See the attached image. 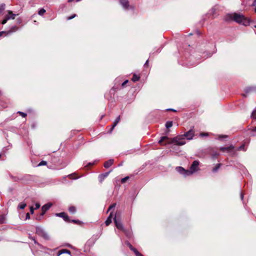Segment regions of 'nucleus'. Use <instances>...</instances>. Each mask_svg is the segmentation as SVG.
Listing matches in <instances>:
<instances>
[{
  "instance_id": "nucleus-1",
  "label": "nucleus",
  "mask_w": 256,
  "mask_h": 256,
  "mask_svg": "<svg viewBox=\"0 0 256 256\" xmlns=\"http://www.w3.org/2000/svg\"><path fill=\"white\" fill-rule=\"evenodd\" d=\"M226 21L234 20L236 22L242 24L244 26H248L250 24V20L244 16L242 14L234 13L233 14H228L225 18Z\"/></svg>"
},
{
  "instance_id": "nucleus-2",
  "label": "nucleus",
  "mask_w": 256,
  "mask_h": 256,
  "mask_svg": "<svg viewBox=\"0 0 256 256\" xmlns=\"http://www.w3.org/2000/svg\"><path fill=\"white\" fill-rule=\"evenodd\" d=\"M114 220L116 228L118 229L122 230L128 236L130 237V234L127 232V231L124 228L123 224L120 220L116 218V216H115V217L114 218Z\"/></svg>"
},
{
  "instance_id": "nucleus-3",
  "label": "nucleus",
  "mask_w": 256,
  "mask_h": 256,
  "mask_svg": "<svg viewBox=\"0 0 256 256\" xmlns=\"http://www.w3.org/2000/svg\"><path fill=\"white\" fill-rule=\"evenodd\" d=\"M172 142L178 146H182L186 143L184 136L182 135H180L172 138Z\"/></svg>"
},
{
  "instance_id": "nucleus-4",
  "label": "nucleus",
  "mask_w": 256,
  "mask_h": 256,
  "mask_svg": "<svg viewBox=\"0 0 256 256\" xmlns=\"http://www.w3.org/2000/svg\"><path fill=\"white\" fill-rule=\"evenodd\" d=\"M18 15V14H13L11 10H8L7 14L5 15L4 18L2 22V24H6L9 20H14L16 16Z\"/></svg>"
},
{
  "instance_id": "nucleus-5",
  "label": "nucleus",
  "mask_w": 256,
  "mask_h": 256,
  "mask_svg": "<svg viewBox=\"0 0 256 256\" xmlns=\"http://www.w3.org/2000/svg\"><path fill=\"white\" fill-rule=\"evenodd\" d=\"M234 147L232 145H230L228 147H221L220 150L222 152L226 150L228 152H230L232 155L234 156L236 154V151L234 150Z\"/></svg>"
},
{
  "instance_id": "nucleus-6",
  "label": "nucleus",
  "mask_w": 256,
  "mask_h": 256,
  "mask_svg": "<svg viewBox=\"0 0 256 256\" xmlns=\"http://www.w3.org/2000/svg\"><path fill=\"white\" fill-rule=\"evenodd\" d=\"M182 136H184V138H186V139L188 140H192L194 136V131L193 129L191 128L190 130L186 132Z\"/></svg>"
},
{
  "instance_id": "nucleus-7",
  "label": "nucleus",
  "mask_w": 256,
  "mask_h": 256,
  "mask_svg": "<svg viewBox=\"0 0 256 256\" xmlns=\"http://www.w3.org/2000/svg\"><path fill=\"white\" fill-rule=\"evenodd\" d=\"M199 165V162L198 160H194L192 164L190 169L194 173L198 170V166Z\"/></svg>"
},
{
  "instance_id": "nucleus-8",
  "label": "nucleus",
  "mask_w": 256,
  "mask_h": 256,
  "mask_svg": "<svg viewBox=\"0 0 256 256\" xmlns=\"http://www.w3.org/2000/svg\"><path fill=\"white\" fill-rule=\"evenodd\" d=\"M126 244L130 248V250L134 252L136 256H144L136 248H134L130 242H128Z\"/></svg>"
},
{
  "instance_id": "nucleus-9",
  "label": "nucleus",
  "mask_w": 256,
  "mask_h": 256,
  "mask_svg": "<svg viewBox=\"0 0 256 256\" xmlns=\"http://www.w3.org/2000/svg\"><path fill=\"white\" fill-rule=\"evenodd\" d=\"M51 206L52 204L50 203H48L43 206L42 208V212L41 215L43 216L45 212L51 207Z\"/></svg>"
},
{
  "instance_id": "nucleus-10",
  "label": "nucleus",
  "mask_w": 256,
  "mask_h": 256,
  "mask_svg": "<svg viewBox=\"0 0 256 256\" xmlns=\"http://www.w3.org/2000/svg\"><path fill=\"white\" fill-rule=\"evenodd\" d=\"M56 215L58 216L63 218V219L66 222L69 221L68 216V214L65 212H60V213L56 214Z\"/></svg>"
},
{
  "instance_id": "nucleus-11",
  "label": "nucleus",
  "mask_w": 256,
  "mask_h": 256,
  "mask_svg": "<svg viewBox=\"0 0 256 256\" xmlns=\"http://www.w3.org/2000/svg\"><path fill=\"white\" fill-rule=\"evenodd\" d=\"M18 30V27L16 26H12L9 30L6 32V35L8 36L12 33L16 32Z\"/></svg>"
},
{
  "instance_id": "nucleus-12",
  "label": "nucleus",
  "mask_w": 256,
  "mask_h": 256,
  "mask_svg": "<svg viewBox=\"0 0 256 256\" xmlns=\"http://www.w3.org/2000/svg\"><path fill=\"white\" fill-rule=\"evenodd\" d=\"M120 2L124 8L127 9L128 8L129 6V2L128 0H120Z\"/></svg>"
},
{
  "instance_id": "nucleus-13",
  "label": "nucleus",
  "mask_w": 256,
  "mask_h": 256,
  "mask_svg": "<svg viewBox=\"0 0 256 256\" xmlns=\"http://www.w3.org/2000/svg\"><path fill=\"white\" fill-rule=\"evenodd\" d=\"M110 172H107L104 174H101L98 176V180L100 182H102L103 180L106 178L109 174Z\"/></svg>"
},
{
  "instance_id": "nucleus-14",
  "label": "nucleus",
  "mask_w": 256,
  "mask_h": 256,
  "mask_svg": "<svg viewBox=\"0 0 256 256\" xmlns=\"http://www.w3.org/2000/svg\"><path fill=\"white\" fill-rule=\"evenodd\" d=\"M114 160L112 159H110L108 161L106 162L104 164V166L106 168H108L110 167L113 164Z\"/></svg>"
},
{
  "instance_id": "nucleus-15",
  "label": "nucleus",
  "mask_w": 256,
  "mask_h": 256,
  "mask_svg": "<svg viewBox=\"0 0 256 256\" xmlns=\"http://www.w3.org/2000/svg\"><path fill=\"white\" fill-rule=\"evenodd\" d=\"M63 254H70V252L66 249H62L58 251L57 256H60Z\"/></svg>"
},
{
  "instance_id": "nucleus-16",
  "label": "nucleus",
  "mask_w": 256,
  "mask_h": 256,
  "mask_svg": "<svg viewBox=\"0 0 256 256\" xmlns=\"http://www.w3.org/2000/svg\"><path fill=\"white\" fill-rule=\"evenodd\" d=\"M45 232L44 230L40 227H37L36 228V233L37 234L42 236V235Z\"/></svg>"
},
{
  "instance_id": "nucleus-17",
  "label": "nucleus",
  "mask_w": 256,
  "mask_h": 256,
  "mask_svg": "<svg viewBox=\"0 0 256 256\" xmlns=\"http://www.w3.org/2000/svg\"><path fill=\"white\" fill-rule=\"evenodd\" d=\"M112 212H111L105 222L106 226H108L112 222Z\"/></svg>"
},
{
  "instance_id": "nucleus-18",
  "label": "nucleus",
  "mask_w": 256,
  "mask_h": 256,
  "mask_svg": "<svg viewBox=\"0 0 256 256\" xmlns=\"http://www.w3.org/2000/svg\"><path fill=\"white\" fill-rule=\"evenodd\" d=\"M120 120V116H118L116 118L114 121L113 124L112 126V128H111L110 132L114 128V127L117 125V124L118 123V122Z\"/></svg>"
},
{
  "instance_id": "nucleus-19",
  "label": "nucleus",
  "mask_w": 256,
  "mask_h": 256,
  "mask_svg": "<svg viewBox=\"0 0 256 256\" xmlns=\"http://www.w3.org/2000/svg\"><path fill=\"white\" fill-rule=\"evenodd\" d=\"M176 170L180 174L183 175L185 169H184L181 166H178L176 168Z\"/></svg>"
},
{
  "instance_id": "nucleus-20",
  "label": "nucleus",
  "mask_w": 256,
  "mask_h": 256,
  "mask_svg": "<svg viewBox=\"0 0 256 256\" xmlns=\"http://www.w3.org/2000/svg\"><path fill=\"white\" fill-rule=\"evenodd\" d=\"M194 172L191 170L190 169V170H185L183 175L184 176H188L192 174Z\"/></svg>"
},
{
  "instance_id": "nucleus-21",
  "label": "nucleus",
  "mask_w": 256,
  "mask_h": 256,
  "mask_svg": "<svg viewBox=\"0 0 256 256\" xmlns=\"http://www.w3.org/2000/svg\"><path fill=\"white\" fill-rule=\"evenodd\" d=\"M140 78V77L139 76H138L137 75H136V74H134L132 76V80L134 82H137L138 81Z\"/></svg>"
},
{
  "instance_id": "nucleus-22",
  "label": "nucleus",
  "mask_w": 256,
  "mask_h": 256,
  "mask_svg": "<svg viewBox=\"0 0 256 256\" xmlns=\"http://www.w3.org/2000/svg\"><path fill=\"white\" fill-rule=\"evenodd\" d=\"M69 212L72 214H74L76 212V208L74 206H71L69 208Z\"/></svg>"
},
{
  "instance_id": "nucleus-23",
  "label": "nucleus",
  "mask_w": 256,
  "mask_h": 256,
  "mask_svg": "<svg viewBox=\"0 0 256 256\" xmlns=\"http://www.w3.org/2000/svg\"><path fill=\"white\" fill-rule=\"evenodd\" d=\"M26 206V203H24V202H21L18 206V208H19L20 209L22 210V209H24L25 208Z\"/></svg>"
},
{
  "instance_id": "nucleus-24",
  "label": "nucleus",
  "mask_w": 256,
  "mask_h": 256,
  "mask_svg": "<svg viewBox=\"0 0 256 256\" xmlns=\"http://www.w3.org/2000/svg\"><path fill=\"white\" fill-rule=\"evenodd\" d=\"M172 126V121H168L166 124V127L167 128H171Z\"/></svg>"
},
{
  "instance_id": "nucleus-25",
  "label": "nucleus",
  "mask_w": 256,
  "mask_h": 256,
  "mask_svg": "<svg viewBox=\"0 0 256 256\" xmlns=\"http://www.w3.org/2000/svg\"><path fill=\"white\" fill-rule=\"evenodd\" d=\"M220 166H221V164H217L216 166L214 168H213L212 172H217V170L220 168Z\"/></svg>"
},
{
  "instance_id": "nucleus-26",
  "label": "nucleus",
  "mask_w": 256,
  "mask_h": 256,
  "mask_svg": "<svg viewBox=\"0 0 256 256\" xmlns=\"http://www.w3.org/2000/svg\"><path fill=\"white\" fill-rule=\"evenodd\" d=\"M41 236L43 237L46 240L49 239V236H48V234L46 232L42 235Z\"/></svg>"
},
{
  "instance_id": "nucleus-27",
  "label": "nucleus",
  "mask_w": 256,
  "mask_h": 256,
  "mask_svg": "<svg viewBox=\"0 0 256 256\" xmlns=\"http://www.w3.org/2000/svg\"><path fill=\"white\" fill-rule=\"evenodd\" d=\"M167 138H168L167 136H162L161 138L159 140L158 143L160 144H162V142L164 141V140H166Z\"/></svg>"
},
{
  "instance_id": "nucleus-28",
  "label": "nucleus",
  "mask_w": 256,
  "mask_h": 256,
  "mask_svg": "<svg viewBox=\"0 0 256 256\" xmlns=\"http://www.w3.org/2000/svg\"><path fill=\"white\" fill-rule=\"evenodd\" d=\"M5 6H6L5 4H4L0 5V14H2V11L4 10Z\"/></svg>"
},
{
  "instance_id": "nucleus-29",
  "label": "nucleus",
  "mask_w": 256,
  "mask_h": 256,
  "mask_svg": "<svg viewBox=\"0 0 256 256\" xmlns=\"http://www.w3.org/2000/svg\"><path fill=\"white\" fill-rule=\"evenodd\" d=\"M45 12H46V10L44 8H41L38 11V14L42 16L45 13Z\"/></svg>"
},
{
  "instance_id": "nucleus-30",
  "label": "nucleus",
  "mask_w": 256,
  "mask_h": 256,
  "mask_svg": "<svg viewBox=\"0 0 256 256\" xmlns=\"http://www.w3.org/2000/svg\"><path fill=\"white\" fill-rule=\"evenodd\" d=\"M251 118L253 119H256V110L252 112L251 115Z\"/></svg>"
},
{
  "instance_id": "nucleus-31",
  "label": "nucleus",
  "mask_w": 256,
  "mask_h": 256,
  "mask_svg": "<svg viewBox=\"0 0 256 256\" xmlns=\"http://www.w3.org/2000/svg\"><path fill=\"white\" fill-rule=\"evenodd\" d=\"M238 150H244L245 151L246 150L244 149V145L242 144L241 146H239L238 149Z\"/></svg>"
},
{
  "instance_id": "nucleus-32",
  "label": "nucleus",
  "mask_w": 256,
  "mask_h": 256,
  "mask_svg": "<svg viewBox=\"0 0 256 256\" xmlns=\"http://www.w3.org/2000/svg\"><path fill=\"white\" fill-rule=\"evenodd\" d=\"M116 206V204H112L110 205L108 208L107 212L108 211L114 208H115Z\"/></svg>"
},
{
  "instance_id": "nucleus-33",
  "label": "nucleus",
  "mask_w": 256,
  "mask_h": 256,
  "mask_svg": "<svg viewBox=\"0 0 256 256\" xmlns=\"http://www.w3.org/2000/svg\"><path fill=\"white\" fill-rule=\"evenodd\" d=\"M47 164V162L46 161L42 160L41 162H40L38 166H45Z\"/></svg>"
},
{
  "instance_id": "nucleus-34",
  "label": "nucleus",
  "mask_w": 256,
  "mask_h": 256,
  "mask_svg": "<svg viewBox=\"0 0 256 256\" xmlns=\"http://www.w3.org/2000/svg\"><path fill=\"white\" fill-rule=\"evenodd\" d=\"M22 116L23 118H25L26 116V114L22 112H18Z\"/></svg>"
},
{
  "instance_id": "nucleus-35",
  "label": "nucleus",
  "mask_w": 256,
  "mask_h": 256,
  "mask_svg": "<svg viewBox=\"0 0 256 256\" xmlns=\"http://www.w3.org/2000/svg\"><path fill=\"white\" fill-rule=\"evenodd\" d=\"M128 178H129L128 176H126L124 178H122L121 180V182L122 183H124Z\"/></svg>"
},
{
  "instance_id": "nucleus-36",
  "label": "nucleus",
  "mask_w": 256,
  "mask_h": 256,
  "mask_svg": "<svg viewBox=\"0 0 256 256\" xmlns=\"http://www.w3.org/2000/svg\"><path fill=\"white\" fill-rule=\"evenodd\" d=\"M35 206H36V208H35L36 209H38L40 208V204L39 203H36V204H35Z\"/></svg>"
},
{
  "instance_id": "nucleus-37",
  "label": "nucleus",
  "mask_w": 256,
  "mask_h": 256,
  "mask_svg": "<svg viewBox=\"0 0 256 256\" xmlns=\"http://www.w3.org/2000/svg\"><path fill=\"white\" fill-rule=\"evenodd\" d=\"M76 16V14H74L73 16H71L68 17L67 19H68V20H72L73 18H74Z\"/></svg>"
},
{
  "instance_id": "nucleus-38",
  "label": "nucleus",
  "mask_w": 256,
  "mask_h": 256,
  "mask_svg": "<svg viewBox=\"0 0 256 256\" xmlns=\"http://www.w3.org/2000/svg\"><path fill=\"white\" fill-rule=\"evenodd\" d=\"M72 176H73V174H70L68 175V177L70 178H73V179H76V178H74Z\"/></svg>"
},
{
  "instance_id": "nucleus-39",
  "label": "nucleus",
  "mask_w": 256,
  "mask_h": 256,
  "mask_svg": "<svg viewBox=\"0 0 256 256\" xmlns=\"http://www.w3.org/2000/svg\"><path fill=\"white\" fill-rule=\"evenodd\" d=\"M208 133H201V134H200V136H208Z\"/></svg>"
},
{
  "instance_id": "nucleus-40",
  "label": "nucleus",
  "mask_w": 256,
  "mask_h": 256,
  "mask_svg": "<svg viewBox=\"0 0 256 256\" xmlns=\"http://www.w3.org/2000/svg\"><path fill=\"white\" fill-rule=\"evenodd\" d=\"M128 82V80H125L124 82L122 84V86H124L125 84H126Z\"/></svg>"
},
{
  "instance_id": "nucleus-41",
  "label": "nucleus",
  "mask_w": 256,
  "mask_h": 256,
  "mask_svg": "<svg viewBox=\"0 0 256 256\" xmlns=\"http://www.w3.org/2000/svg\"><path fill=\"white\" fill-rule=\"evenodd\" d=\"M227 137H228V136L226 135L220 136L219 138H226Z\"/></svg>"
},
{
  "instance_id": "nucleus-42",
  "label": "nucleus",
  "mask_w": 256,
  "mask_h": 256,
  "mask_svg": "<svg viewBox=\"0 0 256 256\" xmlns=\"http://www.w3.org/2000/svg\"><path fill=\"white\" fill-rule=\"evenodd\" d=\"M30 213L31 214H33L34 213V208H33V207H30Z\"/></svg>"
},
{
  "instance_id": "nucleus-43",
  "label": "nucleus",
  "mask_w": 256,
  "mask_h": 256,
  "mask_svg": "<svg viewBox=\"0 0 256 256\" xmlns=\"http://www.w3.org/2000/svg\"><path fill=\"white\" fill-rule=\"evenodd\" d=\"M6 31L0 32V36H2V34H6Z\"/></svg>"
},
{
  "instance_id": "nucleus-44",
  "label": "nucleus",
  "mask_w": 256,
  "mask_h": 256,
  "mask_svg": "<svg viewBox=\"0 0 256 256\" xmlns=\"http://www.w3.org/2000/svg\"><path fill=\"white\" fill-rule=\"evenodd\" d=\"M26 219H29L30 218V214L28 213H27L26 214Z\"/></svg>"
},
{
  "instance_id": "nucleus-45",
  "label": "nucleus",
  "mask_w": 256,
  "mask_h": 256,
  "mask_svg": "<svg viewBox=\"0 0 256 256\" xmlns=\"http://www.w3.org/2000/svg\"><path fill=\"white\" fill-rule=\"evenodd\" d=\"M17 20L18 24H20L21 22V19L20 18H18Z\"/></svg>"
},
{
  "instance_id": "nucleus-46",
  "label": "nucleus",
  "mask_w": 256,
  "mask_h": 256,
  "mask_svg": "<svg viewBox=\"0 0 256 256\" xmlns=\"http://www.w3.org/2000/svg\"><path fill=\"white\" fill-rule=\"evenodd\" d=\"M240 198H241L242 200V199L244 198V194L242 193H241V194H240Z\"/></svg>"
},
{
  "instance_id": "nucleus-47",
  "label": "nucleus",
  "mask_w": 256,
  "mask_h": 256,
  "mask_svg": "<svg viewBox=\"0 0 256 256\" xmlns=\"http://www.w3.org/2000/svg\"><path fill=\"white\" fill-rule=\"evenodd\" d=\"M148 60H147L146 61V62H145V64H144V66H147V65L148 64Z\"/></svg>"
},
{
  "instance_id": "nucleus-48",
  "label": "nucleus",
  "mask_w": 256,
  "mask_h": 256,
  "mask_svg": "<svg viewBox=\"0 0 256 256\" xmlns=\"http://www.w3.org/2000/svg\"><path fill=\"white\" fill-rule=\"evenodd\" d=\"M252 132H256V126L252 129Z\"/></svg>"
},
{
  "instance_id": "nucleus-49",
  "label": "nucleus",
  "mask_w": 256,
  "mask_h": 256,
  "mask_svg": "<svg viewBox=\"0 0 256 256\" xmlns=\"http://www.w3.org/2000/svg\"><path fill=\"white\" fill-rule=\"evenodd\" d=\"M167 110H172V111L176 112V110H174V109H172V108L168 109Z\"/></svg>"
},
{
  "instance_id": "nucleus-50",
  "label": "nucleus",
  "mask_w": 256,
  "mask_h": 256,
  "mask_svg": "<svg viewBox=\"0 0 256 256\" xmlns=\"http://www.w3.org/2000/svg\"><path fill=\"white\" fill-rule=\"evenodd\" d=\"M72 222L74 223H77V222H78V220H72Z\"/></svg>"
},
{
  "instance_id": "nucleus-51",
  "label": "nucleus",
  "mask_w": 256,
  "mask_h": 256,
  "mask_svg": "<svg viewBox=\"0 0 256 256\" xmlns=\"http://www.w3.org/2000/svg\"><path fill=\"white\" fill-rule=\"evenodd\" d=\"M32 240H34V242L35 244H37V242H36V240L34 238H32Z\"/></svg>"
},
{
  "instance_id": "nucleus-52",
  "label": "nucleus",
  "mask_w": 256,
  "mask_h": 256,
  "mask_svg": "<svg viewBox=\"0 0 256 256\" xmlns=\"http://www.w3.org/2000/svg\"><path fill=\"white\" fill-rule=\"evenodd\" d=\"M250 90H251V88H248L247 89V92L250 91Z\"/></svg>"
},
{
  "instance_id": "nucleus-53",
  "label": "nucleus",
  "mask_w": 256,
  "mask_h": 256,
  "mask_svg": "<svg viewBox=\"0 0 256 256\" xmlns=\"http://www.w3.org/2000/svg\"><path fill=\"white\" fill-rule=\"evenodd\" d=\"M4 222V220H0V223L2 224Z\"/></svg>"
},
{
  "instance_id": "nucleus-54",
  "label": "nucleus",
  "mask_w": 256,
  "mask_h": 256,
  "mask_svg": "<svg viewBox=\"0 0 256 256\" xmlns=\"http://www.w3.org/2000/svg\"><path fill=\"white\" fill-rule=\"evenodd\" d=\"M211 56V54H210L208 56H207V58L209 57V56Z\"/></svg>"
},
{
  "instance_id": "nucleus-55",
  "label": "nucleus",
  "mask_w": 256,
  "mask_h": 256,
  "mask_svg": "<svg viewBox=\"0 0 256 256\" xmlns=\"http://www.w3.org/2000/svg\"><path fill=\"white\" fill-rule=\"evenodd\" d=\"M255 10H256V9H255Z\"/></svg>"
},
{
  "instance_id": "nucleus-56",
  "label": "nucleus",
  "mask_w": 256,
  "mask_h": 256,
  "mask_svg": "<svg viewBox=\"0 0 256 256\" xmlns=\"http://www.w3.org/2000/svg\"><path fill=\"white\" fill-rule=\"evenodd\" d=\"M1 94V92L0 91V94Z\"/></svg>"
},
{
  "instance_id": "nucleus-57",
  "label": "nucleus",
  "mask_w": 256,
  "mask_h": 256,
  "mask_svg": "<svg viewBox=\"0 0 256 256\" xmlns=\"http://www.w3.org/2000/svg\"><path fill=\"white\" fill-rule=\"evenodd\" d=\"M1 156V154H0V157Z\"/></svg>"
},
{
  "instance_id": "nucleus-58",
  "label": "nucleus",
  "mask_w": 256,
  "mask_h": 256,
  "mask_svg": "<svg viewBox=\"0 0 256 256\" xmlns=\"http://www.w3.org/2000/svg\"><path fill=\"white\" fill-rule=\"evenodd\" d=\"M255 27L256 28V26H255Z\"/></svg>"
}]
</instances>
